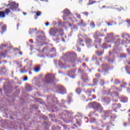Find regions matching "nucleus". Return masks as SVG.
Segmentation results:
<instances>
[{
	"label": "nucleus",
	"instance_id": "f257e3e1",
	"mask_svg": "<svg viewBox=\"0 0 130 130\" xmlns=\"http://www.w3.org/2000/svg\"><path fill=\"white\" fill-rule=\"evenodd\" d=\"M9 6V8L5 9V12H4V11H0V18H5L6 15H9V13H11V10L12 11H16V10H18V8H19V4H16L15 2L8 4V7Z\"/></svg>",
	"mask_w": 130,
	"mask_h": 130
},
{
	"label": "nucleus",
	"instance_id": "f03ea898",
	"mask_svg": "<svg viewBox=\"0 0 130 130\" xmlns=\"http://www.w3.org/2000/svg\"><path fill=\"white\" fill-rule=\"evenodd\" d=\"M122 38L124 39L125 41L123 40L118 39L114 43V44L116 46H119V45H124V44H129L130 43V37L129 35L127 33H123L121 35Z\"/></svg>",
	"mask_w": 130,
	"mask_h": 130
},
{
	"label": "nucleus",
	"instance_id": "7ed1b4c3",
	"mask_svg": "<svg viewBox=\"0 0 130 130\" xmlns=\"http://www.w3.org/2000/svg\"><path fill=\"white\" fill-rule=\"evenodd\" d=\"M49 33L51 36H53L54 37L63 36V30L62 29H58L56 27L50 28Z\"/></svg>",
	"mask_w": 130,
	"mask_h": 130
},
{
	"label": "nucleus",
	"instance_id": "20e7f679",
	"mask_svg": "<svg viewBox=\"0 0 130 130\" xmlns=\"http://www.w3.org/2000/svg\"><path fill=\"white\" fill-rule=\"evenodd\" d=\"M66 56L71 63L76 62L77 59V54L75 53H68L66 54Z\"/></svg>",
	"mask_w": 130,
	"mask_h": 130
},
{
	"label": "nucleus",
	"instance_id": "39448f33",
	"mask_svg": "<svg viewBox=\"0 0 130 130\" xmlns=\"http://www.w3.org/2000/svg\"><path fill=\"white\" fill-rule=\"evenodd\" d=\"M45 80L47 84H49L55 80V76L54 75L48 74L45 76Z\"/></svg>",
	"mask_w": 130,
	"mask_h": 130
},
{
	"label": "nucleus",
	"instance_id": "423d86ee",
	"mask_svg": "<svg viewBox=\"0 0 130 130\" xmlns=\"http://www.w3.org/2000/svg\"><path fill=\"white\" fill-rule=\"evenodd\" d=\"M93 109H95V110H97L98 111H100L101 112H102L103 111V107H102V106L101 105L96 102H94V105L93 106Z\"/></svg>",
	"mask_w": 130,
	"mask_h": 130
},
{
	"label": "nucleus",
	"instance_id": "0eeeda50",
	"mask_svg": "<svg viewBox=\"0 0 130 130\" xmlns=\"http://www.w3.org/2000/svg\"><path fill=\"white\" fill-rule=\"evenodd\" d=\"M112 108L115 112H117V109H120L121 108V105L120 103L113 104L112 106Z\"/></svg>",
	"mask_w": 130,
	"mask_h": 130
},
{
	"label": "nucleus",
	"instance_id": "6e6552de",
	"mask_svg": "<svg viewBox=\"0 0 130 130\" xmlns=\"http://www.w3.org/2000/svg\"><path fill=\"white\" fill-rule=\"evenodd\" d=\"M85 43L87 47H92L94 45L93 41L91 40V39H87L85 40Z\"/></svg>",
	"mask_w": 130,
	"mask_h": 130
},
{
	"label": "nucleus",
	"instance_id": "1a4fd4ad",
	"mask_svg": "<svg viewBox=\"0 0 130 130\" xmlns=\"http://www.w3.org/2000/svg\"><path fill=\"white\" fill-rule=\"evenodd\" d=\"M59 94H67V89L63 86H60L58 87Z\"/></svg>",
	"mask_w": 130,
	"mask_h": 130
},
{
	"label": "nucleus",
	"instance_id": "9d476101",
	"mask_svg": "<svg viewBox=\"0 0 130 130\" xmlns=\"http://www.w3.org/2000/svg\"><path fill=\"white\" fill-rule=\"evenodd\" d=\"M98 34H100V32L99 31H96L95 33L94 34V36H93V38L95 40H96V39H98L99 38V37H104L105 35L104 34H102V35H100L98 36Z\"/></svg>",
	"mask_w": 130,
	"mask_h": 130
},
{
	"label": "nucleus",
	"instance_id": "9b49d317",
	"mask_svg": "<svg viewBox=\"0 0 130 130\" xmlns=\"http://www.w3.org/2000/svg\"><path fill=\"white\" fill-rule=\"evenodd\" d=\"M81 79L84 81V83H88V82H89V79H88V75L86 74H83L82 75Z\"/></svg>",
	"mask_w": 130,
	"mask_h": 130
},
{
	"label": "nucleus",
	"instance_id": "f8f14e48",
	"mask_svg": "<svg viewBox=\"0 0 130 130\" xmlns=\"http://www.w3.org/2000/svg\"><path fill=\"white\" fill-rule=\"evenodd\" d=\"M121 102H123V103H125L127 102L128 99L125 96L122 95L121 97L119 98Z\"/></svg>",
	"mask_w": 130,
	"mask_h": 130
},
{
	"label": "nucleus",
	"instance_id": "ddd939ff",
	"mask_svg": "<svg viewBox=\"0 0 130 130\" xmlns=\"http://www.w3.org/2000/svg\"><path fill=\"white\" fill-rule=\"evenodd\" d=\"M103 101L104 103H106V104H109L111 101V100L110 98L105 97L103 99Z\"/></svg>",
	"mask_w": 130,
	"mask_h": 130
},
{
	"label": "nucleus",
	"instance_id": "4468645a",
	"mask_svg": "<svg viewBox=\"0 0 130 130\" xmlns=\"http://www.w3.org/2000/svg\"><path fill=\"white\" fill-rule=\"evenodd\" d=\"M63 15L64 17H69V15H71V11L69 9H66L63 11Z\"/></svg>",
	"mask_w": 130,
	"mask_h": 130
},
{
	"label": "nucleus",
	"instance_id": "2eb2a0df",
	"mask_svg": "<svg viewBox=\"0 0 130 130\" xmlns=\"http://www.w3.org/2000/svg\"><path fill=\"white\" fill-rule=\"evenodd\" d=\"M85 93L87 96H91V94H92V89H88L84 91Z\"/></svg>",
	"mask_w": 130,
	"mask_h": 130
},
{
	"label": "nucleus",
	"instance_id": "dca6fc26",
	"mask_svg": "<svg viewBox=\"0 0 130 130\" xmlns=\"http://www.w3.org/2000/svg\"><path fill=\"white\" fill-rule=\"evenodd\" d=\"M103 69L104 71H105V72H107L109 70V69H110L109 65L107 64H105L103 65Z\"/></svg>",
	"mask_w": 130,
	"mask_h": 130
},
{
	"label": "nucleus",
	"instance_id": "f3484780",
	"mask_svg": "<svg viewBox=\"0 0 130 130\" xmlns=\"http://www.w3.org/2000/svg\"><path fill=\"white\" fill-rule=\"evenodd\" d=\"M1 30H2V31H0V33L1 34H4L5 32H6V31H7V25H3L1 28Z\"/></svg>",
	"mask_w": 130,
	"mask_h": 130
},
{
	"label": "nucleus",
	"instance_id": "a211bd4d",
	"mask_svg": "<svg viewBox=\"0 0 130 130\" xmlns=\"http://www.w3.org/2000/svg\"><path fill=\"white\" fill-rule=\"evenodd\" d=\"M112 96H115V97H118V98H120L119 97V93L116 91H113L112 92L111 94Z\"/></svg>",
	"mask_w": 130,
	"mask_h": 130
},
{
	"label": "nucleus",
	"instance_id": "6ab92c4d",
	"mask_svg": "<svg viewBox=\"0 0 130 130\" xmlns=\"http://www.w3.org/2000/svg\"><path fill=\"white\" fill-rule=\"evenodd\" d=\"M78 26H82V27H86V23L84 22V20H81L80 23H78Z\"/></svg>",
	"mask_w": 130,
	"mask_h": 130
},
{
	"label": "nucleus",
	"instance_id": "aec40b11",
	"mask_svg": "<svg viewBox=\"0 0 130 130\" xmlns=\"http://www.w3.org/2000/svg\"><path fill=\"white\" fill-rule=\"evenodd\" d=\"M101 42H102V39L101 38L94 40V43H95V44H101Z\"/></svg>",
	"mask_w": 130,
	"mask_h": 130
},
{
	"label": "nucleus",
	"instance_id": "412c9836",
	"mask_svg": "<svg viewBox=\"0 0 130 130\" xmlns=\"http://www.w3.org/2000/svg\"><path fill=\"white\" fill-rule=\"evenodd\" d=\"M95 104V102H91V103H89L87 106L88 107H89V108H94V105Z\"/></svg>",
	"mask_w": 130,
	"mask_h": 130
},
{
	"label": "nucleus",
	"instance_id": "4be33fe9",
	"mask_svg": "<svg viewBox=\"0 0 130 130\" xmlns=\"http://www.w3.org/2000/svg\"><path fill=\"white\" fill-rule=\"evenodd\" d=\"M35 31H37V28H32V29H29V33L32 35V34H34V33H35Z\"/></svg>",
	"mask_w": 130,
	"mask_h": 130
},
{
	"label": "nucleus",
	"instance_id": "5701e85b",
	"mask_svg": "<svg viewBox=\"0 0 130 130\" xmlns=\"http://www.w3.org/2000/svg\"><path fill=\"white\" fill-rule=\"evenodd\" d=\"M58 66L60 69H64V64H63L60 61H58Z\"/></svg>",
	"mask_w": 130,
	"mask_h": 130
},
{
	"label": "nucleus",
	"instance_id": "b1692460",
	"mask_svg": "<svg viewBox=\"0 0 130 130\" xmlns=\"http://www.w3.org/2000/svg\"><path fill=\"white\" fill-rule=\"evenodd\" d=\"M107 38H106V39H112L113 38V34H107Z\"/></svg>",
	"mask_w": 130,
	"mask_h": 130
},
{
	"label": "nucleus",
	"instance_id": "393cba45",
	"mask_svg": "<svg viewBox=\"0 0 130 130\" xmlns=\"http://www.w3.org/2000/svg\"><path fill=\"white\" fill-rule=\"evenodd\" d=\"M76 74V70H71L69 72V74L70 76H75V74Z\"/></svg>",
	"mask_w": 130,
	"mask_h": 130
},
{
	"label": "nucleus",
	"instance_id": "a878e982",
	"mask_svg": "<svg viewBox=\"0 0 130 130\" xmlns=\"http://www.w3.org/2000/svg\"><path fill=\"white\" fill-rule=\"evenodd\" d=\"M107 24L108 26H112V25H115V24H116V22L114 21H111L109 22H107Z\"/></svg>",
	"mask_w": 130,
	"mask_h": 130
},
{
	"label": "nucleus",
	"instance_id": "bb28decb",
	"mask_svg": "<svg viewBox=\"0 0 130 130\" xmlns=\"http://www.w3.org/2000/svg\"><path fill=\"white\" fill-rule=\"evenodd\" d=\"M102 47L105 49H107V48H108L109 46H108V45L107 44L104 43L102 45Z\"/></svg>",
	"mask_w": 130,
	"mask_h": 130
},
{
	"label": "nucleus",
	"instance_id": "cd10ccee",
	"mask_svg": "<svg viewBox=\"0 0 130 130\" xmlns=\"http://www.w3.org/2000/svg\"><path fill=\"white\" fill-rule=\"evenodd\" d=\"M27 66L29 68H31V66H32V61L31 60L28 61L27 62Z\"/></svg>",
	"mask_w": 130,
	"mask_h": 130
},
{
	"label": "nucleus",
	"instance_id": "c85d7f7f",
	"mask_svg": "<svg viewBox=\"0 0 130 130\" xmlns=\"http://www.w3.org/2000/svg\"><path fill=\"white\" fill-rule=\"evenodd\" d=\"M7 52H0V56H3V57H7Z\"/></svg>",
	"mask_w": 130,
	"mask_h": 130
},
{
	"label": "nucleus",
	"instance_id": "c756f323",
	"mask_svg": "<svg viewBox=\"0 0 130 130\" xmlns=\"http://www.w3.org/2000/svg\"><path fill=\"white\" fill-rule=\"evenodd\" d=\"M100 84L101 86H104V85H105V82L104 81V80H100Z\"/></svg>",
	"mask_w": 130,
	"mask_h": 130
},
{
	"label": "nucleus",
	"instance_id": "7c9ffc66",
	"mask_svg": "<svg viewBox=\"0 0 130 130\" xmlns=\"http://www.w3.org/2000/svg\"><path fill=\"white\" fill-rule=\"evenodd\" d=\"M35 72L36 73H38L40 71V67H37L36 68L34 69Z\"/></svg>",
	"mask_w": 130,
	"mask_h": 130
},
{
	"label": "nucleus",
	"instance_id": "2f4dec72",
	"mask_svg": "<svg viewBox=\"0 0 130 130\" xmlns=\"http://www.w3.org/2000/svg\"><path fill=\"white\" fill-rule=\"evenodd\" d=\"M76 92L77 94H81V92H82V90H81V88H78L76 90Z\"/></svg>",
	"mask_w": 130,
	"mask_h": 130
},
{
	"label": "nucleus",
	"instance_id": "473e14b6",
	"mask_svg": "<svg viewBox=\"0 0 130 130\" xmlns=\"http://www.w3.org/2000/svg\"><path fill=\"white\" fill-rule=\"evenodd\" d=\"M95 53L96 55H98L99 56H101V55H102V54H103L104 52H100L99 51H96Z\"/></svg>",
	"mask_w": 130,
	"mask_h": 130
},
{
	"label": "nucleus",
	"instance_id": "72a5a7b5",
	"mask_svg": "<svg viewBox=\"0 0 130 130\" xmlns=\"http://www.w3.org/2000/svg\"><path fill=\"white\" fill-rule=\"evenodd\" d=\"M93 83L94 84V85H97L98 84V80L96 79H94L93 80Z\"/></svg>",
	"mask_w": 130,
	"mask_h": 130
},
{
	"label": "nucleus",
	"instance_id": "f704fd0d",
	"mask_svg": "<svg viewBox=\"0 0 130 130\" xmlns=\"http://www.w3.org/2000/svg\"><path fill=\"white\" fill-rule=\"evenodd\" d=\"M90 27H92V28H95V23L93 21H91L90 22Z\"/></svg>",
	"mask_w": 130,
	"mask_h": 130
},
{
	"label": "nucleus",
	"instance_id": "c9c22d12",
	"mask_svg": "<svg viewBox=\"0 0 130 130\" xmlns=\"http://www.w3.org/2000/svg\"><path fill=\"white\" fill-rule=\"evenodd\" d=\"M108 62H110L111 63H113V62H114V59H108Z\"/></svg>",
	"mask_w": 130,
	"mask_h": 130
},
{
	"label": "nucleus",
	"instance_id": "e433bc0d",
	"mask_svg": "<svg viewBox=\"0 0 130 130\" xmlns=\"http://www.w3.org/2000/svg\"><path fill=\"white\" fill-rule=\"evenodd\" d=\"M95 77L96 78H98L99 79H100V78H101V76L100 75V74H96L95 75Z\"/></svg>",
	"mask_w": 130,
	"mask_h": 130
},
{
	"label": "nucleus",
	"instance_id": "4c0bfd02",
	"mask_svg": "<svg viewBox=\"0 0 130 130\" xmlns=\"http://www.w3.org/2000/svg\"><path fill=\"white\" fill-rule=\"evenodd\" d=\"M76 16L77 19H79V20H81V15H80V14H76Z\"/></svg>",
	"mask_w": 130,
	"mask_h": 130
},
{
	"label": "nucleus",
	"instance_id": "58836bf2",
	"mask_svg": "<svg viewBox=\"0 0 130 130\" xmlns=\"http://www.w3.org/2000/svg\"><path fill=\"white\" fill-rule=\"evenodd\" d=\"M41 15V12L40 11H38V12L36 13V16L37 17H39Z\"/></svg>",
	"mask_w": 130,
	"mask_h": 130
},
{
	"label": "nucleus",
	"instance_id": "ea45409f",
	"mask_svg": "<svg viewBox=\"0 0 130 130\" xmlns=\"http://www.w3.org/2000/svg\"><path fill=\"white\" fill-rule=\"evenodd\" d=\"M0 70H2L1 71H0V72L1 73H5V72L4 71H6V68H0Z\"/></svg>",
	"mask_w": 130,
	"mask_h": 130
},
{
	"label": "nucleus",
	"instance_id": "a19ab883",
	"mask_svg": "<svg viewBox=\"0 0 130 130\" xmlns=\"http://www.w3.org/2000/svg\"><path fill=\"white\" fill-rule=\"evenodd\" d=\"M83 15H84V16H86V17H88V15H89V13L87 12H83Z\"/></svg>",
	"mask_w": 130,
	"mask_h": 130
},
{
	"label": "nucleus",
	"instance_id": "79ce46f5",
	"mask_svg": "<svg viewBox=\"0 0 130 130\" xmlns=\"http://www.w3.org/2000/svg\"><path fill=\"white\" fill-rule=\"evenodd\" d=\"M73 27V29H74V30H78V27H77V26L74 25L72 26Z\"/></svg>",
	"mask_w": 130,
	"mask_h": 130
},
{
	"label": "nucleus",
	"instance_id": "37998d69",
	"mask_svg": "<svg viewBox=\"0 0 130 130\" xmlns=\"http://www.w3.org/2000/svg\"><path fill=\"white\" fill-rule=\"evenodd\" d=\"M25 70H26L25 67H24L23 69L20 70L21 73H25Z\"/></svg>",
	"mask_w": 130,
	"mask_h": 130
},
{
	"label": "nucleus",
	"instance_id": "c03bdc74",
	"mask_svg": "<svg viewBox=\"0 0 130 130\" xmlns=\"http://www.w3.org/2000/svg\"><path fill=\"white\" fill-rule=\"evenodd\" d=\"M119 81L117 80H116L114 82L115 85H118V84H119Z\"/></svg>",
	"mask_w": 130,
	"mask_h": 130
},
{
	"label": "nucleus",
	"instance_id": "a18cd8bd",
	"mask_svg": "<svg viewBox=\"0 0 130 130\" xmlns=\"http://www.w3.org/2000/svg\"><path fill=\"white\" fill-rule=\"evenodd\" d=\"M93 4H94V1L92 0H90L89 1V5H93Z\"/></svg>",
	"mask_w": 130,
	"mask_h": 130
},
{
	"label": "nucleus",
	"instance_id": "49530a36",
	"mask_svg": "<svg viewBox=\"0 0 130 130\" xmlns=\"http://www.w3.org/2000/svg\"><path fill=\"white\" fill-rule=\"evenodd\" d=\"M81 42H83V40H81L80 39H79L78 40V43H79V44H80V43H81Z\"/></svg>",
	"mask_w": 130,
	"mask_h": 130
},
{
	"label": "nucleus",
	"instance_id": "de8ad7c7",
	"mask_svg": "<svg viewBox=\"0 0 130 130\" xmlns=\"http://www.w3.org/2000/svg\"><path fill=\"white\" fill-rule=\"evenodd\" d=\"M56 49L55 48H52L51 50V52H53V51H56Z\"/></svg>",
	"mask_w": 130,
	"mask_h": 130
},
{
	"label": "nucleus",
	"instance_id": "09e8293b",
	"mask_svg": "<svg viewBox=\"0 0 130 130\" xmlns=\"http://www.w3.org/2000/svg\"><path fill=\"white\" fill-rule=\"evenodd\" d=\"M23 81H28V77H25L23 79Z\"/></svg>",
	"mask_w": 130,
	"mask_h": 130
},
{
	"label": "nucleus",
	"instance_id": "8fccbe9b",
	"mask_svg": "<svg viewBox=\"0 0 130 130\" xmlns=\"http://www.w3.org/2000/svg\"><path fill=\"white\" fill-rule=\"evenodd\" d=\"M81 98L82 100H86V97H85V95H82Z\"/></svg>",
	"mask_w": 130,
	"mask_h": 130
},
{
	"label": "nucleus",
	"instance_id": "3c124183",
	"mask_svg": "<svg viewBox=\"0 0 130 130\" xmlns=\"http://www.w3.org/2000/svg\"><path fill=\"white\" fill-rule=\"evenodd\" d=\"M107 113L109 114H110L112 113V110H109V111H108Z\"/></svg>",
	"mask_w": 130,
	"mask_h": 130
},
{
	"label": "nucleus",
	"instance_id": "603ef678",
	"mask_svg": "<svg viewBox=\"0 0 130 130\" xmlns=\"http://www.w3.org/2000/svg\"><path fill=\"white\" fill-rule=\"evenodd\" d=\"M91 120L92 121H96V119H95V118H91Z\"/></svg>",
	"mask_w": 130,
	"mask_h": 130
},
{
	"label": "nucleus",
	"instance_id": "864d4df0",
	"mask_svg": "<svg viewBox=\"0 0 130 130\" xmlns=\"http://www.w3.org/2000/svg\"><path fill=\"white\" fill-rule=\"evenodd\" d=\"M14 51H20V49L18 48H15L14 49Z\"/></svg>",
	"mask_w": 130,
	"mask_h": 130
},
{
	"label": "nucleus",
	"instance_id": "5fc2aeb1",
	"mask_svg": "<svg viewBox=\"0 0 130 130\" xmlns=\"http://www.w3.org/2000/svg\"><path fill=\"white\" fill-rule=\"evenodd\" d=\"M113 102L116 103V102H118V100H113Z\"/></svg>",
	"mask_w": 130,
	"mask_h": 130
},
{
	"label": "nucleus",
	"instance_id": "6e6d98bb",
	"mask_svg": "<svg viewBox=\"0 0 130 130\" xmlns=\"http://www.w3.org/2000/svg\"><path fill=\"white\" fill-rule=\"evenodd\" d=\"M92 100H93L92 99H88L86 101H92Z\"/></svg>",
	"mask_w": 130,
	"mask_h": 130
},
{
	"label": "nucleus",
	"instance_id": "4d7b16f0",
	"mask_svg": "<svg viewBox=\"0 0 130 130\" xmlns=\"http://www.w3.org/2000/svg\"><path fill=\"white\" fill-rule=\"evenodd\" d=\"M92 98H93V99H96V95H92Z\"/></svg>",
	"mask_w": 130,
	"mask_h": 130
},
{
	"label": "nucleus",
	"instance_id": "13d9d810",
	"mask_svg": "<svg viewBox=\"0 0 130 130\" xmlns=\"http://www.w3.org/2000/svg\"><path fill=\"white\" fill-rule=\"evenodd\" d=\"M126 22L128 23V25H130V20H127Z\"/></svg>",
	"mask_w": 130,
	"mask_h": 130
},
{
	"label": "nucleus",
	"instance_id": "bf43d9fd",
	"mask_svg": "<svg viewBox=\"0 0 130 130\" xmlns=\"http://www.w3.org/2000/svg\"><path fill=\"white\" fill-rule=\"evenodd\" d=\"M46 26H48L49 25V22H46L45 23Z\"/></svg>",
	"mask_w": 130,
	"mask_h": 130
},
{
	"label": "nucleus",
	"instance_id": "052dcab7",
	"mask_svg": "<svg viewBox=\"0 0 130 130\" xmlns=\"http://www.w3.org/2000/svg\"><path fill=\"white\" fill-rule=\"evenodd\" d=\"M121 57H123V58H124V57H126V55H124V56H121Z\"/></svg>",
	"mask_w": 130,
	"mask_h": 130
},
{
	"label": "nucleus",
	"instance_id": "680f3d73",
	"mask_svg": "<svg viewBox=\"0 0 130 130\" xmlns=\"http://www.w3.org/2000/svg\"><path fill=\"white\" fill-rule=\"evenodd\" d=\"M2 47H7V46L5 45H2Z\"/></svg>",
	"mask_w": 130,
	"mask_h": 130
},
{
	"label": "nucleus",
	"instance_id": "e2e57ef3",
	"mask_svg": "<svg viewBox=\"0 0 130 130\" xmlns=\"http://www.w3.org/2000/svg\"><path fill=\"white\" fill-rule=\"evenodd\" d=\"M19 54H20V55H23V53H22V52H19Z\"/></svg>",
	"mask_w": 130,
	"mask_h": 130
},
{
	"label": "nucleus",
	"instance_id": "0e129e2a",
	"mask_svg": "<svg viewBox=\"0 0 130 130\" xmlns=\"http://www.w3.org/2000/svg\"><path fill=\"white\" fill-rule=\"evenodd\" d=\"M123 84L124 86H126V82L123 83Z\"/></svg>",
	"mask_w": 130,
	"mask_h": 130
},
{
	"label": "nucleus",
	"instance_id": "69168bd1",
	"mask_svg": "<svg viewBox=\"0 0 130 130\" xmlns=\"http://www.w3.org/2000/svg\"><path fill=\"white\" fill-rule=\"evenodd\" d=\"M3 62H4V63H7V61L6 60H4V61H3Z\"/></svg>",
	"mask_w": 130,
	"mask_h": 130
},
{
	"label": "nucleus",
	"instance_id": "338daca9",
	"mask_svg": "<svg viewBox=\"0 0 130 130\" xmlns=\"http://www.w3.org/2000/svg\"><path fill=\"white\" fill-rule=\"evenodd\" d=\"M95 48L98 49V46H97V45H95Z\"/></svg>",
	"mask_w": 130,
	"mask_h": 130
},
{
	"label": "nucleus",
	"instance_id": "774afa93",
	"mask_svg": "<svg viewBox=\"0 0 130 130\" xmlns=\"http://www.w3.org/2000/svg\"><path fill=\"white\" fill-rule=\"evenodd\" d=\"M29 75H32V72H29Z\"/></svg>",
	"mask_w": 130,
	"mask_h": 130
}]
</instances>
